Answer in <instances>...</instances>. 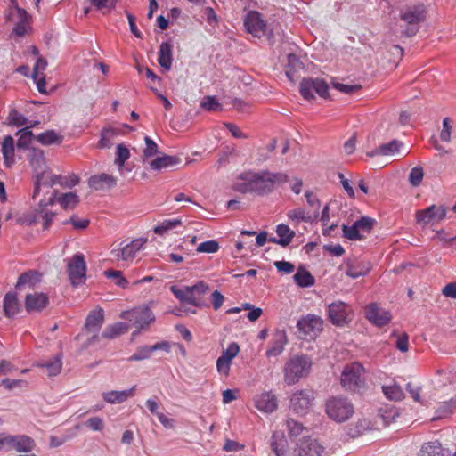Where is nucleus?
Segmentation results:
<instances>
[{
    "mask_svg": "<svg viewBox=\"0 0 456 456\" xmlns=\"http://www.w3.org/2000/svg\"><path fill=\"white\" fill-rule=\"evenodd\" d=\"M238 179L242 182H237L233 184L235 191L265 196L273 192L276 184L287 183L289 175L282 172L272 173L268 170L247 171L240 173Z\"/></svg>",
    "mask_w": 456,
    "mask_h": 456,
    "instance_id": "obj_1",
    "label": "nucleus"
},
{
    "mask_svg": "<svg viewBox=\"0 0 456 456\" xmlns=\"http://www.w3.org/2000/svg\"><path fill=\"white\" fill-rule=\"evenodd\" d=\"M312 364L311 358L306 354H300L291 356L283 368L284 382L289 386L295 385L309 374Z\"/></svg>",
    "mask_w": 456,
    "mask_h": 456,
    "instance_id": "obj_2",
    "label": "nucleus"
},
{
    "mask_svg": "<svg viewBox=\"0 0 456 456\" xmlns=\"http://www.w3.org/2000/svg\"><path fill=\"white\" fill-rule=\"evenodd\" d=\"M325 411L330 419L343 423L353 416L354 408L346 397L332 396L326 402Z\"/></svg>",
    "mask_w": 456,
    "mask_h": 456,
    "instance_id": "obj_3",
    "label": "nucleus"
},
{
    "mask_svg": "<svg viewBox=\"0 0 456 456\" xmlns=\"http://www.w3.org/2000/svg\"><path fill=\"white\" fill-rule=\"evenodd\" d=\"M79 183V177L75 174L69 176H63L61 175H51L49 177L46 176V172H41L36 175L35 187L33 191V199H36L39 194L40 187L46 186L48 189L52 188L55 184H59L63 188H72Z\"/></svg>",
    "mask_w": 456,
    "mask_h": 456,
    "instance_id": "obj_4",
    "label": "nucleus"
},
{
    "mask_svg": "<svg viewBox=\"0 0 456 456\" xmlns=\"http://www.w3.org/2000/svg\"><path fill=\"white\" fill-rule=\"evenodd\" d=\"M120 317L131 322V326L139 330H148L155 322V314L148 305L134 307L129 311L122 312Z\"/></svg>",
    "mask_w": 456,
    "mask_h": 456,
    "instance_id": "obj_5",
    "label": "nucleus"
},
{
    "mask_svg": "<svg viewBox=\"0 0 456 456\" xmlns=\"http://www.w3.org/2000/svg\"><path fill=\"white\" fill-rule=\"evenodd\" d=\"M400 18L407 23L403 34L408 37L415 36L419 29V22L426 18V11L423 4L415 5L401 12Z\"/></svg>",
    "mask_w": 456,
    "mask_h": 456,
    "instance_id": "obj_6",
    "label": "nucleus"
},
{
    "mask_svg": "<svg viewBox=\"0 0 456 456\" xmlns=\"http://www.w3.org/2000/svg\"><path fill=\"white\" fill-rule=\"evenodd\" d=\"M299 93L307 101L314 99V93L320 97H329V85L322 78L305 77L299 84Z\"/></svg>",
    "mask_w": 456,
    "mask_h": 456,
    "instance_id": "obj_7",
    "label": "nucleus"
},
{
    "mask_svg": "<svg viewBox=\"0 0 456 456\" xmlns=\"http://www.w3.org/2000/svg\"><path fill=\"white\" fill-rule=\"evenodd\" d=\"M323 320L314 314H308L297 321V328L305 339H314L323 330Z\"/></svg>",
    "mask_w": 456,
    "mask_h": 456,
    "instance_id": "obj_8",
    "label": "nucleus"
},
{
    "mask_svg": "<svg viewBox=\"0 0 456 456\" xmlns=\"http://www.w3.org/2000/svg\"><path fill=\"white\" fill-rule=\"evenodd\" d=\"M67 273L73 287H77L86 281V263L82 253L75 254L68 262Z\"/></svg>",
    "mask_w": 456,
    "mask_h": 456,
    "instance_id": "obj_9",
    "label": "nucleus"
},
{
    "mask_svg": "<svg viewBox=\"0 0 456 456\" xmlns=\"http://www.w3.org/2000/svg\"><path fill=\"white\" fill-rule=\"evenodd\" d=\"M327 314L330 322L338 327L347 325L353 318L350 305L340 300L328 305Z\"/></svg>",
    "mask_w": 456,
    "mask_h": 456,
    "instance_id": "obj_10",
    "label": "nucleus"
},
{
    "mask_svg": "<svg viewBox=\"0 0 456 456\" xmlns=\"http://www.w3.org/2000/svg\"><path fill=\"white\" fill-rule=\"evenodd\" d=\"M447 208L444 205H431L424 209L417 210L415 213L416 222L422 227L434 224L444 220L446 216Z\"/></svg>",
    "mask_w": 456,
    "mask_h": 456,
    "instance_id": "obj_11",
    "label": "nucleus"
},
{
    "mask_svg": "<svg viewBox=\"0 0 456 456\" xmlns=\"http://www.w3.org/2000/svg\"><path fill=\"white\" fill-rule=\"evenodd\" d=\"M314 400V395L313 390H297L291 395L289 408L296 413L305 414L309 410Z\"/></svg>",
    "mask_w": 456,
    "mask_h": 456,
    "instance_id": "obj_12",
    "label": "nucleus"
},
{
    "mask_svg": "<svg viewBox=\"0 0 456 456\" xmlns=\"http://www.w3.org/2000/svg\"><path fill=\"white\" fill-rule=\"evenodd\" d=\"M362 370L363 368L360 363L346 366L342 371V386L350 390L360 388L362 384V380L361 379Z\"/></svg>",
    "mask_w": 456,
    "mask_h": 456,
    "instance_id": "obj_13",
    "label": "nucleus"
},
{
    "mask_svg": "<svg viewBox=\"0 0 456 456\" xmlns=\"http://www.w3.org/2000/svg\"><path fill=\"white\" fill-rule=\"evenodd\" d=\"M244 27L248 33L258 38L263 37L266 30V23L257 11H250L247 13L244 19Z\"/></svg>",
    "mask_w": 456,
    "mask_h": 456,
    "instance_id": "obj_14",
    "label": "nucleus"
},
{
    "mask_svg": "<svg viewBox=\"0 0 456 456\" xmlns=\"http://www.w3.org/2000/svg\"><path fill=\"white\" fill-rule=\"evenodd\" d=\"M324 447L310 436H304L297 444L296 456H321Z\"/></svg>",
    "mask_w": 456,
    "mask_h": 456,
    "instance_id": "obj_15",
    "label": "nucleus"
},
{
    "mask_svg": "<svg viewBox=\"0 0 456 456\" xmlns=\"http://www.w3.org/2000/svg\"><path fill=\"white\" fill-rule=\"evenodd\" d=\"M365 317L377 327H383L388 324L392 319V315L389 311L379 307L375 303L367 305L365 309Z\"/></svg>",
    "mask_w": 456,
    "mask_h": 456,
    "instance_id": "obj_16",
    "label": "nucleus"
},
{
    "mask_svg": "<svg viewBox=\"0 0 456 456\" xmlns=\"http://www.w3.org/2000/svg\"><path fill=\"white\" fill-rule=\"evenodd\" d=\"M287 333L284 330H275L268 344V349L265 352L267 358L277 357L281 355L285 346L288 344Z\"/></svg>",
    "mask_w": 456,
    "mask_h": 456,
    "instance_id": "obj_17",
    "label": "nucleus"
},
{
    "mask_svg": "<svg viewBox=\"0 0 456 456\" xmlns=\"http://www.w3.org/2000/svg\"><path fill=\"white\" fill-rule=\"evenodd\" d=\"M157 350H163L166 352L170 351V344L168 341H160L154 345H144L138 346L134 354H133L127 360L129 362H138L149 359L151 354Z\"/></svg>",
    "mask_w": 456,
    "mask_h": 456,
    "instance_id": "obj_18",
    "label": "nucleus"
},
{
    "mask_svg": "<svg viewBox=\"0 0 456 456\" xmlns=\"http://www.w3.org/2000/svg\"><path fill=\"white\" fill-rule=\"evenodd\" d=\"M57 191H54L51 197L45 200H40L35 212L43 219V229L48 230L51 226L55 214L47 209L48 206H53L56 202Z\"/></svg>",
    "mask_w": 456,
    "mask_h": 456,
    "instance_id": "obj_19",
    "label": "nucleus"
},
{
    "mask_svg": "<svg viewBox=\"0 0 456 456\" xmlns=\"http://www.w3.org/2000/svg\"><path fill=\"white\" fill-rule=\"evenodd\" d=\"M49 304V297L45 293L28 294L25 297V308L28 313L41 312Z\"/></svg>",
    "mask_w": 456,
    "mask_h": 456,
    "instance_id": "obj_20",
    "label": "nucleus"
},
{
    "mask_svg": "<svg viewBox=\"0 0 456 456\" xmlns=\"http://www.w3.org/2000/svg\"><path fill=\"white\" fill-rule=\"evenodd\" d=\"M88 184L95 191H102L115 187L117 185V179L110 175L102 173L92 175L88 180Z\"/></svg>",
    "mask_w": 456,
    "mask_h": 456,
    "instance_id": "obj_21",
    "label": "nucleus"
},
{
    "mask_svg": "<svg viewBox=\"0 0 456 456\" xmlns=\"http://www.w3.org/2000/svg\"><path fill=\"white\" fill-rule=\"evenodd\" d=\"M346 269L345 273L346 276L352 279H357L359 277L365 276L370 273L371 269V265L368 262H354L351 259L346 260Z\"/></svg>",
    "mask_w": 456,
    "mask_h": 456,
    "instance_id": "obj_22",
    "label": "nucleus"
},
{
    "mask_svg": "<svg viewBox=\"0 0 456 456\" xmlns=\"http://www.w3.org/2000/svg\"><path fill=\"white\" fill-rule=\"evenodd\" d=\"M270 447L276 456H288V440L282 431L273 432Z\"/></svg>",
    "mask_w": 456,
    "mask_h": 456,
    "instance_id": "obj_23",
    "label": "nucleus"
},
{
    "mask_svg": "<svg viewBox=\"0 0 456 456\" xmlns=\"http://www.w3.org/2000/svg\"><path fill=\"white\" fill-rule=\"evenodd\" d=\"M276 233L279 238L270 237L269 242L278 244L283 248L287 247L296 236L295 232L284 224L276 226Z\"/></svg>",
    "mask_w": 456,
    "mask_h": 456,
    "instance_id": "obj_24",
    "label": "nucleus"
},
{
    "mask_svg": "<svg viewBox=\"0 0 456 456\" xmlns=\"http://www.w3.org/2000/svg\"><path fill=\"white\" fill-rule=\"evenodd\" d=\"M104 322V311L102 308L91 311L85 322V330L87 332L98 333Z\"/></svg>",
    "mask_w": 456,
    "mask_h": 456,
    "instance_id": "obj_25",
    "label": "nucleus"
},
{
    "mask_svg": "<svg viewBox=\"0 0 456 456\" xmlns=\"http://www.w3.org/2000/svg\"><path fill=\"white\" fill-rule=\"evenodd\" d=\"M419 456H451V452L443 447L438 440H435L423 444Z\"/></svg>",
    "mask_w": 456,
    "mask_h": 456,
    "instance_id": "obj_26",
    "label": "nucleus"
},
{
    "mask_svg": "<svg viewBox=\"0 0 456 456\" xmlns=\"http://www.w3.org/2000/svg\"><path fill=\"white\" fill-rule=\"evenodd\" d=\"M2 154L4 158V165L10 168L15 164V143L12 135L4 137L2 143Z\"/></svg>",
    "mask_w": 456,
    "mask_h": 456,
    "instance_id": "obj_27",
    "label": "nucleus"
},
{
    "mask_svg": "<svg viewBox=\"0 0 456 456\" xmlns=\"http://www.w3.org/2000/svg\"><path fill=\"white\" fill-rule=\"evenodd\" d=\"M173 45L170 41L162 42L158 52V63L165 70H170L173 63Z\"/></svg>",
    "mask_w": 456,
    "mask_h": 456,
    "instance_id": "obj_28",
    "label": "nucleus"
},
{
    "mask_svg": "<svg viewBox=\"0 0 456 456\" xmlns=\"http://www.w3.org/2000/svg\"><path fill=\"white\" fill-rule=\"evenodd\" d=\"M145 242L146 239H135L118 250L115 256L122 260L132 259L135 256L136 253L142 248Z\"/></svg>",
    "mask_w": 456,
    "mask_h": 456,
    "instance_id": "obj_29",
    "label": "nucleus"
},
{
    "mask_svg": "<svg viewBox=\"0 0 456 456\" xmlns=\"http://www.w3.org/2000/svg\"><path fill=\"white\" fill-rule=\"evenodd\" d=\"M403 143L396 139L390 141L387 143H383L373 151H368L366 155L370 158H373L378 155L389 156L398 152Z\"/></svg>",
    "mask_w": 456,
    "mask_h": 456,
    "instance_id": "obj_30",
    "label": "nucleus"
},
{
    "mask_svg": "<svg viewBox=\"0 0 456 456\" xmlns=\"http://www.w3.org/2000/svg\"><path fill=\"white\" fill-rule=\"evenodd\" d=\"M12 450L18 452H29L36 447L33 438L27 435H12Z\"/></svg>",
    "mask_w": 456,
    "mask_h": 456,
    "instance_id": "obj_31",
    "label": "nucleus"
},
{
    "mask_svg": "<svg viewBox=\"0 0 456 456\" xmlns=\"http://www.w3.org/2000/svg\"><path fill=\"white\" fill-rule=\"evenodd\" d=\"M40 281L41 274L37 271L28 270L19 276L15 288L17 289H21L25 286L34 288Z\"/></svg>",
    "mask_w": 456,
    "mask_h": 456,
    "instance_id": "obj_32",
    "label": "nucleus"
},
{
    "mask_svg": "<svg viewBox=\"0 0 456 456\" xmlns=\"http://www.w3.org/2000/svg\"><path fill=\"white\" fill-rule=\"evenodd\" d=\"M28 159L30 166L33 167L34 171L37 172V175L41 172H45L44 170L45 167V158L43 150L31 147Z\"/></svg>",
    "mask_w": 456,
    "mask_h": 456,
    "instance_id": "obj_33",
    "label": "nucleus"
},
{
    "mask_svg": "<svg viewBox=\"0 0 456 456\" xmlns=\"http://www.w3.org/2000/svg\"><path fill=\"white\" fill-rule=\"evenodd\" d=\"M256 407L264 412H273L277 409V399L274 395L263 393L256 401Z\"/></svg>",
    "mask_w": 456,
    "mask_h": 456,
    "instance_id": "obj_34",
    "label": "nucleus"
},
{
    "mask_svg": "<svg viewBox=\"0 0 456 456\" xmlns=\"http://www.w3.org/2000/svg\"><path fill=\"white\" fill-rule=\"evenodd\" d=\"M3 308L6 317L12 318L20 311V305L15 292H8L5 294L3 302Z\"/></svg>",
    "mask_w": 456,
    "mask_h": 456,
    "instance_id": "obj_35",
    "label": "nucleus"
},
{
    "mask_svg": "<svg viewBox=\"0 0 456 456\" xmlns=\"http://www.w3.org/2000/svg\"><path fill=\"white\" fill-rule=\"evenodd\" d=\"M181 163V159L177 156H170L164 154L157 157L151 163L150 167L152 170L159 171L164 168L176 166Z\"/></svg>",
    "mask_w": 456,
    "mask_h": 456,
    "instance_id": "obj_36",
    "label": "nucleus"
},
{
    "mask_svg": "<svg viewBox=\"0 0 456 456\" xmlns=\"http://www.w3.org/2000/svg\"><path fill=\"white\" fill-rule=\"evenodd\" d=\"M135 387L122 391H109L102 394L103 400L109 403H120L133 396Z\"/></svg>",
    "mask_w": 456,
    "mask_h": 456,
    "instance_id": "obj_37",
    "label": "nucleus"
},
{
    "mask_svg": "<svg viewBox=\"0 0 456 456\" xmlns=\"http://www.w3.org/2000/svg\"><path fill=\"white\" fill-rule=\"evenodd\" d=\"M294 282L299 288H310L314 285L315 279L312 273L304 266L300 265L297 273L293 275Z\"/></svg>",
    "mask_w": 456,
    "mask_h": 456,
    "instance_id": "obj_38",
    "label": "nucleus"
},
{
    "mask_svg": "<svg viewBox=\"0 0 456 456\" xmlns=\"http://www.w3.org/2000/svg\"><path fill=\"white\" fill-rule=\"evenodd\" d=\"M288 63L286 66L285 74L288 79L291 82L294 81L296 73L304 69V63L300 58L295 53H289L287 56Z\"/></svg>",
    "mask_w": 456,
    "mask_h": 456,
    "instance_id": "obj_39",
    "label": "nucleus"
},
{
    "mask_svg": "<svg viewBox=\"0 0 456 456\" xmlns=\"http://www.w3.org/2000/svg\"><path fill=\"white\" fill-rule=\"evenodd\" d=\"M130 325L126 322H118L109 325L102 333V337L107 339H113L119 335L125 334L129 330Z\"/></svg>",
    "mask_w": 456,
    "mask_h": 456,
    "instance_id": "obj_40",
    "label": "nucleus"
},
{
    "mask_svg": "<svg viewBox=\"0 0 456 456\" xmlns=\"http://www.w3.org/2000/svg\"><path fill=\"white\" fill-rule=\"evenodd\" d=\"M289 219L292 221H297V223L299 222H305V223H314L315 222L320 213L314 212L313 216L307 215L305 213V210L302 208H294L292 210H289L287 214Z\"/></svg>",
    "mask_w": 456,
    "mask_h": 456,
    "instance_id": "obj_41",
    "label": "nucleus"
},
{
    "mask_svg": "<svg viewBox=\"0 0 456 456\" xmlns=\"http://www.w3.org/2000/svg\"><path fill=\"white\" fill-rule=\"evenodd\" d=\"M16 135H20L17 141L18 150H29L31 149L30 144L37 136L33 134L29 127H23L16 132Z\"/></svg>",
    "mask_w": 456,
    "mask_h": 456,
    "instance_id": "obj_42",
    "label": "nucleus"
},
{
    "mask_svg": "<svg viewBox=\"0 0 456 456\" xmlns=\"http://www.w3.org/2000/svg\"><path fill=\"white\" fill-rule=\"evenodd\" d=\"M36 139L42 145L61 144L63 136L58 134L54 130H47L37 135Z\"/></svg>",
    "mask_w": 456,
    "mask_h": 456,
    "instance_id": "obj_43",
    "label": "nucleus"
},
{
    "mask_svg": "<svg viewBox=\"0 0 456 456\" xmlns=\"http://www.w3.org/2000/svg\"><path fill=\"white\" fill-rule=\"evenodd\" d=\"M103 274L106 278L113 280L115 284L121 289H126L129 285V281L123 275L121 271L107 269L104 271Z\"/></svg>",
    "mask_w": 456,
    "mask_h": 456,
    "instance_id": "obj_44",
    "label": "nucleus"
},
{
    "mask_svg": "<svg viewBox=\"0 0 456 456\" xmlns=\"http://www.w3.org/2000/svg\"><path fill=\"white\" fill-rule=\"evenodd\" d=\"M40 366L47 370L49 376H56L62 368L61 357L60 354H57L51 360L40 364Z\"/></svg>",
    "mask_w": 456,
    "mask_h": 456,
    "instance_id": "obj_45",
    "label": "nucleus"
},
{
    "mask_svg": "<svg viewBox=\"0 0 456 456\" xmlns=\"http://www.w3.org/2000/svg\"><path fill=\"white\" fill-rule=\"evenodd\" d=\"M79 196L75 192L63 193L58 199V202L63 209H68L69 208H73L79 203Z\"/></svg>",
    "mask_w": 456,
    "mask_h": 456,
    "instance_id": "obj_46",
    "label": "nucleus"
},
{
    "mask_svg": "<svg viewBox=\"0 0 456 456\" xmlns=\"http://www.w3.org/2000/svg\"><path fill=\"white\" fill-rule=\"evenodd\" d=\"M170 290L177 299L184 304L190 305V299H192V297H195L192 294V291L190 290V286H185L184 289H179L175 285H173L171 286Z\"/></svg>",
    "mask_w": 456,
    "mask_h": 456,
    "instance_id": "obj_47",
    "label": "nucleus"
},
{
    "mask_svg": "<svg viewBox=\"0 0 456 456\" xmlns=\"http://www.w3.org/2000/svg\"><path fill=\"white\" fill-rule=\"evenodd\" d=\"M130 156V151L126 146L122 143L118 144L116 148V158L114 162L118 167H122L126 161L129 159Z\"/></svg>",
    "mask_w": 456,
    "mask_h": 456,
    "instance_id": "obj_48",
    "label": "nucleus"
},
{
    "mask_svg": "<svg viewBox=\"0 0 456 456\" xmlns=\"http://www.w3.org/2000/svg\"><path fill=\"white\" fill-rule=\"evenodd\" d=\"M343 237L349 240H361L364 237L361 234L360 230L357 225L354 222V224L349 226L346 224L342 225Z\"/></svg>",
    "mask_w": 456,
    "mask_h": 456,
    "instance_id": "obj_49",
    "label": "nucleus"
},
{
    "mask_svg": "<svg viewBox=\"0 0 456 456\" xmlns=\"http://www.w3.org/2000/svg\"><path fill=\"white\" fill-rule=\"evenodd\" d=\"M181 224V219H167L164 220L161 224L155 226L153 231L156 234L163 235L167 231L172 230Z\"/></svg>",
    "mask_w": 456,
    "mask_h": 456,
    "instance_id": "obj_50",
    "label": "nucleus"
},
{
    "mask_svg": "<svg viewBox=\"0 0 456 456\" xmlns=\"http://www.w3.org/2000/svg\"><path fill=\"white\" fill-rule=\"evenodd\" d=\"M354 223L361 232L370 233L377 224V221L370 216H363L357 219Z\"/></svg>",
    "mask_w": 456,
    "mask_h": 456,
    "instance_id": "obj_51",
    "label": "nucleus"
},
{
    "mask_svg": "<svg viewBox=\"0 0 456 456\" xmlns=\"http://www.w3.org/2000/svg\"><path fill=\"white\" fill-rule=\"evenodd\" d=\"M7 120L9 126L16 127L25 126L28 122L27 118L14 108L10 110Z\"/></svg>",
    "mask_w": 456,
    "mask_h": 456,
    "instance_id": "obj_52",
    "label": "nucleus"
},
{
    "mask_svg": "<svg viewBox=\"0 0 456 456\" xmlns=\"http://www.w3.org/2000/svg\"><path fill=\"white\" fill-rule=\"evenodd\" d=\"M114 134L109 127H103L100 134V140L97 147L100 149H110L112 146Z\"/></svg>",
    "mask_w": 456,
    "mask_h": 456,
    "instance_id": "obj_53",
    "label": "nucleus"
},
{
    "mask_svg": "<svg viewBox=\"0 0 456 456\" xmlns=\"http://www.w3.org/2000/svg\"><path fill=\"white\" fill-rule=\"evenodd\" d=\"M383 392L387 398L394 401H400L403 398L404 393L398 385L383 387Z\"/></svg>",
    "mask_w": 456,
    "mask_h": 456,
    "instance_id": "obj_54",
    "label": "nucleus"
},
{
    "mask_svg": "<svg viewBox=\"0 0 456 456\" xmlns=\"http://www.w3.org/2000/svg\"><path fill=\"white\" fill-rule=\"evenodd\" d=\"M287 428L289 431V435L292 437H296L301 434H303L304 431L307 432V428L303 426L302 423L294 420L293 419H289L287 420Z\"/></svg>",
    "mask_w": 456,
    "mask_h": 456,
    "instance_id": "obj_55",
    "label": "nucleus"
},
{
    "mask_svg": "<svg viewBox=\"0 0 456 456\" xmlns=\"http://www.w3.org/2000/svg\"><path fill=\"white\" fill-rule=\"evenodd\" d=\"M145 149L142 151L144 159H150L159 153L158 144L148 135L144 136Z\"/></svg>",
    "mask_w": 456,
    "mask_h": 456,
    "instance_id": "obj_56",
    "label": "nucleus"
},
{
    "mask_svg": "<svg viewBox=\"0 0 456 456\" xmlns=\"http://www.w3.org/2000/svg\"><path fill=\"white\" fill-rule=\"evenodd\" d=\"M424 177V171L421 167H414L409 174V182L413 187L419 186Z\"/></svg>",
    "mask_w": 456,
    "mask_h": 456,
    "instance_id": "obj_57",
    "label": "nucleus"
},
{
    "mask_svg": "<svg viewBox=\"0 0 456 456\" xmlns=\"http://www.w3.org/2000/svg\"><path fill=\"white\" fill-rule=\"evenodd\" d=\"M200 106L208 111H216L221 109V105L216 96H205L200 102Z\"/></svg>",
    "mask_w": 456,
    "mask_h": 456,
    "instance_id": "obj_58",
    "label": "nucleus"
},
{
    "mask_svg": "<svg viewBox=\"0 0 456 456\" xmlns=\"http://www.w3.org/2000/svg\"><path fill=\"white\" fill-rule=\"evenodd\" d=\"M219 248V243L216 240H211L200 243L197 248V251L200 253H216Z\"/></svg>",
    "mask_w": 456,
    "mask_h": 456,
    "instance_id": "obj_59",
    "label": "nucleus"
},
{
    "mask_svg": "<svg viewBox=\"0 0 456 456\" xmlns=\"http://www.w3.org/2000/svg\"><path fill=\"white\" fill-rule=\"evenodd\" d=\"M239 352L240 346L238 343L232 342L220 356L232 362L238 355Z\"/></svg>",
    "mask_w": 456,
    "mask_h": 456,
    "instance_id": "obj_60",
    "label": "nucleus"
},
{
    "mask_svg": "<svg viewBox=\"0 0 456 456\" xmlns=\"http://www.w3.org/2000/svg\"><path fill=\"white\" fill-rule=\"evenodd\" d=\"M452 126L450 125V118H444L443 119V127L440 133V139L443 142H449L451 141Z\"/></svg>",
    "mask_w": 456,
    "mask_h": 456,
    "instance_id": "obj_61",
    "label": "nucleus"
},
{
    "mask_svg": "<svg viewBox=\"0 0 456 456\" xmlns=\"http://www.w3.org/2000/svg\"><path fill=\"white\" fill-rule=\"evenodd\" d=\"M64 224H71L77 230H85L88 227L90 221L89 219H76L75 216H72L69 219L63 222Z\"/></svg>",
    "mask_w": 456,
    "mask_h": 456,
    "instance_id": "obj_62",
    "label": "nucleus"
},
{
    "mask_svg": "<svg viewBox=\"0 0 456 456\" xmlns=\"http://www.w3.org/2000/svg\"><path fill=\"white\" fill-rule=\"evenodd\" d=\"M395 347L402 353H405L409 350V336L407 333L403 332L397 338Z\"/></svg>",
    "mask_w": 456,
    "mask_h": 456,
    "instance_id": "obj_63",
    "label": "nucleus"
},
{
    "mask_svg": "<svg viewBox=\"0 0 456 456\" xmlns=\"http://www.w3.org/2000/svg\"><path fill=\"white\" fill-rule=\"evenodd\" d=\"M85 425L94 431H101L104 428L103 420L100 417H93L88 419Z\"/></svg>",
    "mask_w": 456,
    "mask_h": 456,
    "instance_id": "obj_64",
    "label": "nucleus"
}]
</instances>
